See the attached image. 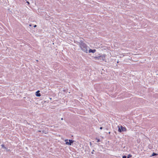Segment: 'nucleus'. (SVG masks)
<instances>
[{
    "label": "nucleus",
    "instance_id": "f257e3e1",
    "mask_svg": "<svg viewBox=\"0 0 158 158\" xmlns=\"http://www.w3.org/2000/svg\"><path fill=\"white\" fill-rule=\"evenodd\" d=\"M77 44L79 45L81 49L84 52L87 53L88 48H89L87 45L82 40H81L80 42H77Z\"/></svg>",
    "mask_w": 158,
    "mask_h": 158
},
{
    "label": "nucleus",
    "instance_id": "f03ea898",
    "mask_svg": "<svg viewBox=\"0 0 158 158\" xmlns=\"http://www.w3.org/2000/svg\"><path fill=\"white\" fill-rule=\"evenodd\" d=\"M106 56V55L105 54L101 55L100 54H98L96 56H93L92 57L95 60L104 61L105 59Z\"/></svg>",
    "mask_w": 158,
    "mask_h": 158
},
{
    "label": "nucleus",
    "instance_id": "7ed1b4c3",
    "mask_svg": "<svg viewBox=\"0 0 158 158\" xmlns=\"http://www.w3.org/2000/svg\"><path fill=\"white\" fill-rule=\"evenodd\" d=\"M118 131L119 132H121L122 131H127V129L126 127H124L122 126H121L120 127L119 126H118Z\"/></svg>",
    "mask_w": 158,
    "mask_h": 158
},
{
    "label": "nucleus",
    "instance_id": "20e7f679",
    "mask_svg": "<svg viewBox=\"0 0 158 158\" xmlns=\"http://www.w3.org/2000/svg\"><path fill=\"white\" fill-rule=\"evenodd\" d=\"M69 142H68V139H65L64 140V141L66 142L65 144L66 145H71L74 142V141L72 139H69Z\"/></svg>",
    "mask_w": 158,
    "mask_h": 158
},
{
    "label": "nucleus",
    "instance_id": "39448f33",
    "mask_svg": "<svg viewBox=\"0 0 158 158\" xmlns=\"http://www.w3.org/2000/svg\"><path fill=\"white\" fill-rule=\"evenodd\" d=\"M96 52V50L95 49H89V53L92 52L93 53H94L95 52Z\"/></svg>",
    "mask_w": 158,
    "mask_h": 158
},
{
    "label": "nucleus",
    "instance_id": "423d86ee",
    "mask_svg": "<svg viewBox=\"0 0 158 158\" xmlns=\"http://www.w3.org/2000/svg\"><path fill=\"white\" fill-rule=\"evenodd\" d=\"M40 91L39 90H38L36 92L35 95L37 97H40L41 96V94L40 93Z\"/></svg>",
    "mask_w": 158,
    "mask_h": 158
},
{
    "label": "nucleus",
    "instance_id": "0eeeda50",
    "mask_svg": "<svg viewBox=\"0 0 158 158\" xmlns=\"http://www.w3.org/2000/svg\"><path fill=\"white\" fill-rule=\"evenodd\" d=\"M158 154L156 153H155L154 152H153L151 156H156L157 155H158Z\"/></svg>",
    "mask_w": 158,
    "mask_h": 158
},
{
    "label": "nucleus",
    "instance_id": "6e6552de",
    "mask_svg": "<svg viewBox=\"0 0 158 158\" xmlns=\"http://www.w3.org/2000/svg\"><path fill=\"white\" fill-rule=\"evenodd\" d=\"M132 155L131 154H129L128 155V156L127 157V158H130L132 157Z\"/></svg>",
    "mask_w": 158,
    "mask_h": 158
},
{
    "label": "nucleus",
    "instance_id": "1a4fd4ad",
    "mask_svg": "<svg viewBox=\"0 0 158 158\" xmlns=\"http://www.w3.org/2000/svg\"><path fill=\"white\" fill-rule=\"evenodd\" d=\"M1 146H2V147L3 148H6V147L5 146H4V145L3 144H2L1 145Z\"/></svg>",
    "mask_w": 158,
    "mask_h": 158
},
{
    "label": "nucleus",
    "instance_id": "9d476101",
    "mask_svg": "<svg viewBox=\"0 0 158 158\" xmlns=\"http://www.w3.org/2000/svg\"><path fill=\"white\" fill-rule=\"evenodd\" d=\"M95 139L97 140V142H100V140L99 139H98L97 138H96Z\"/></svg>",
    "mask_w": 158,
    "mask_h": 158
},
{
    "label": "nucleus",
    "instance_id": "9b49d317",
    "mask_svg": "<svg viewBox=\"0 0 158 158\" xmlns=\"http://www.w3.org/2000/svg\"><path fill=\"white\" fill-rule=\"evenodd\" d=\"M127 156H123V158H127Z\"/></svg>",
    "mask_w": 158,
    "mask_h": 158
},
{
    "label": "nucleus",
    "instance_id": "f8f14e48",
    "mask_svg": "<svg viewBox=\"0 0 158 158\" xmlns=\"http://www.w3.org/2000/svg\"><path fill=\"white\" fill-rule=\"evenodd\" d=\"M94 150H93L91 153V154H94Z\"/></svg>",
    "mask_w": 158,
    "mask_h": 158
},
{
    "label": "nucleus",
    "instance_id": "ddd939ff",
    "mask_svg": "<svg viewBox=\"0 0 158 158\" xmlns=\"http://www.w3.org/2000/svg\"><path fill=\"white\" fill-rule=\"evenodd\" d=\"M37 27V25H35L34 26V27Z\"/></svg>",
    "mask_w": 158,
    "mask_h": 158
},
{
    "label": "nucleus",
    "instance_id": "4468645a",
    "mask_svg": "<svg viewBox=\"0 0 158 158\" xmlns=\"http://www.w3.org/2000/svg\"><path fill=\"white\" fill-rule=\"evenodd\" d=\"M27 2L28 3V4H30V2L28 1H27Z\"/></svg>",
    "mask_w": 158,
    "mask_h": 158
},
{
    "label": "nucleus",
    "instance_id": "2eb2a0df",
    "mask_svg": "<svg viewBox=\"0 0 158 158\" xmlns=\"http://www.w3.org/2000/svg\"><path fill=\"white\" fill-rule=\"evenodd\" d=\"M103 128V127H100V129H101V130H102Z\"/></svg>",
    "mask_w": 158,
    "mask_h": 158
},
{
    "label": "nucleus",
    "instance_id": "dca6fc26",
    "mask_svg": "<svg viewBox=\"0 0 158 158\" xmlns=\"http://www.w3.org/2000/svg\"><path fill=\"white\" fill-rule=\"evenodd\" d=\"M6 149V150H7V151H10V150L9 149L8 150H7V148H5Z\"/></svg>",
    "mask_w": 158,
    "mask_h": 158
},
{
    "label": "nucleus",
    "instance_id": "f3484780",
    "mask_svg": "<svg viewBox=\"0 0 158 158\" xmlns=\"http://www.w3.org/2000/svg\"><path fill=\"white\" fill-rule=\"evenodd\" d=\"M6 149V150H7V151H10V150L9 149L8 150H7V148H5Z\"/></svg>",
    "mask_w": 158,
    "mask_h": 158
},
{
    "label": "nucleus",
    "instance_id": "a211bd4d",
    "mask_svg": "<svg viewBox=\"0 0 158 158\" xmlns=\"http://www.w3.org/2000/svg\"><path fill=\"white\" fill-rule=\"evenodd\" d=\"M6 149V150H7V151H10V150L9 149L8 150H7V148H5Z\"/></svg>",
    "mask_w": 158,
    "mask_h": 158
},
{
    "label": "nucleus",
    "instance_id": "6ab92c4d",
    "mask_svg": "<svg viewBox=\"0 0 158 158\" xmlns=\"http://www.w3.org/2000/svg\"><path fill=\"white\" fill-rule=\"evenodd\" d=\"M61 120H63V118H61Z\"/></svg>",
    "mask_w": 158,
    "mask_h": 158
},
{
    "label": "nucleus",
    "instance_id": "aec40b11",
    "mask_svg": "<svg viewBox=\"0 0 158 158\" xmlns=\"http://www.w3.org/2000/svg\"><path fill=\"white\" fill-rule=\"evenodd\" d=\"M39 131L40 132H41V131Z\"/></svg>",
    "mask_w": 158,
    "mask_h": 158
},
{
    "label": "nucleus",
    "instance_id": "412c9836",
    "mask_svg": "<svg viewBox=\"0 0 158 158\" xmlns=\"http://www.w3.org/2000/svg\"><path fill=\"white\" fill-rule=\"evenodd\" d=\"M29 26H31V24L29 25Z\"/></svg>",
    "mask_w": 158,
    "mask_h": 158
},
{
    "label": "nucleus",
    "instance_id": "4be33fe9",
    "mask_svg": "<svg viewBox=\"0 0 158 158\" xmlns=\"http://www.w3.org/2000/svg\"><path fill=\"white\" fill-rule=\"evenodd\" d=\"M110 132H109V134H110Z\"/></svg>",
    "mask_w": 158,
    "mask_h": 158
},
{
    "label": "nucleus",
    "instance_id": "5701e85b",
    "mask_svg": "<svg viewBox=\"0 0 158 158\" xmlns=\"http://www.w3.org/2000/svg\"><path fill=\"white\" fill-rule=\"evenodd\" d=\"M91 142H90V144L91 145Z\"/></svg>",
    "mask_w": 158,
    "mask_h": 158
}]
</instances>
